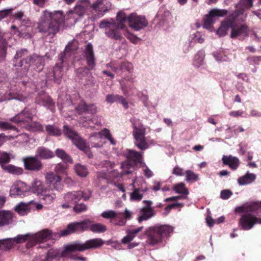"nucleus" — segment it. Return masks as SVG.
<instances>
[{
	"instance_id": "nucleus-1",
	"label": "nucleus",
	"mask_w": 261,
	"mask_h": 261,
	"mask_svg": "<svg viewBox=\"0 0 261 261\" xmlns=\"http://www.w3.org/2000/svg\"><path fill=\"white\" fill-rule=\"evenodd\" d=\"M90 6L89 0H78L73 10L69 11L65 15L61 10L45 9L39 18L37 28L40 32L55 35L62 23L66 26L74 25L79 18L87 14Z\"/></svg>"
},
{
	"instance_id": "nucleus-2",
	"label": "nucleus",
	"mask_w": 261,
	"mask_h": 261,
	"mask_svg": "<svg viewBox=\"0 0 261 261\" xmlns=\"http://www.w3.org/2000/svg\"><path fill=\"white\" fill-rule=\"evenodd\" d=\"M125 154L127 160L121 164V173L117 170L113 169L115 166L114 162L105 161L101 163L103 169L101 172H97V177L110 181L121 177L122 175L130 173L135 164L141 161V155L136 151L130 149L126 150Z\"/></svg>"
},
{
	"instance_id": "nucleus-3",
	"label": "nucleus",
	"mask_w": 261,
	"mask_h": 261,
	"mask_svg": "<svg viewBox=\"0 0 261 261\" xmlns=\"http://www.w3.org/2000/svg\"><path fill=\"white\" fill-rule=\"evenodd\" d=\"M104 241L100 238H95L88 240L85 243L75 242L67 245L64 247L61 252L58 249H50L45 255L36 257L33 261H53L57 260L61 256H66L69 253L75 251L82 252L88 249H96L102 246Z\"/></svg>"
},
{
	"instance_id": "nucleus-4",
	"label": "nucleus",
	"mask_w": 261,
	"mask_h": 261,
	"mask_svg": "<svg viewBox=\"0 0 261 261\" xmlns=\"http://www.w3.org/2000/svg\"><path fill=\"white\" fill-rule=\"evenodd\" d=\"M127 18L125 14L120 11L117 14L116 20L112 18L103 19L99 23V27L105 29V33L109 38L120 40L122 36L119 30L124 28Z\"/></svg>"
},
{
	"instance_id": "nucleus-5",
	"label": "nucleus",
	"mask_w": 261,
	"mask_h": 261,
	"mask_svg": "<svg viewBox=\"0 0 261 261\" xmlns=\"http://www.w3.org/2000/svg\"><path fill=\"white\" fill-rule=\"evenodd\" d=\"M173 231L174 227L169 225H156L148 227L145 232L147 237V242L151 246L160 244L164 239L168 237Z\"/></svg>"
},
{
	"instance_id": "nucleus-6",
	"label": "nucleus",
	"mask_w": 261,
	"mask_h": 261,
	"mask_svg": "<svg viewBox=\"0 0 261 261\" xmlns=\"http://www.w3.org/2000/svg\"><path fill=\"white\" fill-rule=\"evenodd\" d=\"M43 61V57L37 55L29 57L28 51L21 49L16 51L13 59V65L15 67L23 66L24 69H27L34 62L39 64L38 68V71H40L42 69Z\"/></svg>"
},
{
	"instance_id": "nucleus-7",
	"label": "nucleus",
	"mask_w": 261,
	"mask_h": 261,
	"mask_svg": "<svg viewBox=\"0 0 261 261\" xmlns=\"http://www.w3.org/2000/svg\"><path fill=\"white\" fill-rule=\"evenodd\" d=\"M133 126V136L135 145L141 150H145L148 147V144L145 137L146 128L139 119L133 118L131 120Z\"/></svg>"
},
{
	"instance_id": "nucleus-8",
	"label": "nucleus",
	"mask_w": 261,
	"mask_h": 261,
	"mask_svg": "<svg viewBox=\"0 0 261 261\" xmlns=\"http://www.w3.org/2000/svg\"><path fill=\"white\" fill-rule=\"evenodd\" d=\"M64 134L70 139L73 143L80 150H83L89 158L92 156L89 146H87L79 134L69 128L67 125L64 126Z\"/></svg>"
},
{
	"instance_id": "nucleus-9",
	"label": "nucleus",
	"mask_w": 261,
	"mask_h": 261,
	"mask_svg": "<svg viewBox=\"0 0 261 261\" xmlns=\"http://www.w3.org/2000/svg\"><path fill=\"white\" fill-rule=\"evenodd\" d=\"M134 188L132 192L130 193V200L132 201H139L142 200L145 193L148 191L147 183L142 177H137L133 181Z\"/></svg>"
},
{
	"instance_id": "nucleus-10",
	"label": "nucleus",
	"mask_w": 261,
	"mask_h": 261,
	"mask_svg": "<svg viewBox=\"0 0 261 261\" xmlns=\"http://www.w3.org/2000/svg\"><path fill=\"white\" fill-rule=\"evenodd\" d=\"M109 140L112 145H115L116 142L112 137L110 131L105 128L98 133L92 134L89 138V144L92 147L100 148L102 146L104 142L102 141V138Z\"/></svg>"
},
{
	"instance_id": "nucleus-11",
	"label": "nucleus",
	"mask_w": 261,
	"mask_h": 261,
	"mask_svg": "<svg viewBox=\"0 0 261 261\" xmlns=\"http://www.w3.org/2000/svg\"><path fill=\"white\" fill-rule=\"evenodd\" d=\"M91 221L86 219L83 221L71 223L68 225L67 228L60 232V236H65L74 232H83L89 228L91 225Z\"/></svg>"
},
{
	"instance_id": "nucleus-12",
	"label": "nucleus",
	"mask_w": 261,
	"mask_h": 261,
	"mask_svg": "<svg viewBox=\"0 0 261 261\" xmlns=\"http://www.w3.org/2000/svg\"><path fill=\"white\" fill-rule=\"evenodd\" d=\"M129 27L136 31H139L146 28L148 24L147 20L143 15L136 13H131L127 18Z\"/></svg>"
},
{
	"instance_id": "nucleus-13",
	"label": "nucleus",
	"mask_w": 261,
	"mask_h": 261,
	"mask_svg": "<svg viewBox=\"0 0 261 261\" xmlns=\"http://www.w3.org/2000/svg\"><path fill=\"white\" fill-rule=\"evenodd\" d=\"M227 14V11L223 9H213L211 10L209 13L206 15L203 18L202 27L203 28L213 31V25L216 21V18L222 17Z\"/></svg>"
},
{
	"instance_id": "nucleus-14",
	"label": "nucleus",
	"mask_w": 261,
	"mask_h": 261,
	"mask_svg": "<svg viewBox=\"0 0 261 261\" xmlns=\"http://www.w3.org/2000/svg\"><path fill=\"white\" fill-rule=\"evenodd\" d=\"M29 186L20 180L15 181L10 189L9 195L11 197H24L29 194Z\"/></svg>"
},
{
	"instance_id": "nucleus-15",
	"label": "nucleus",
	"mask_w": 261,
	"mask_h": 261,
	"mask_svg": "<svg viewBox=\"0 0 261 261\" xmlns=\"http://www.w3.org/2000/svg\"><path fill=\"white\" fill-rule=\"evenodd\" d=\"M251 213H243L244 214L241 215L239 224L244 230H250L257 224V217Z\"/></svg>"
},
{
	"instance_id": "nucleus-16",
	"label": "nucleus",
	"mask_w": 261,
	"mask_h": 261,
	"mask_svg": "<svg viewBox=\"0 0 261 261\" xmlns=\"http://www.w3.org/2000/svg\"><path fill=\"white\" fill-rule=\"evenodd\" d=\"M135 76L131 74L119 81L121 89L125 95L129 96L134 94L135 88L133 83L135 82Z\"/></svg>"
},
{
	"instance_id": "nucleus-17",
	"label": "nucleus",
	"mask_w": 261,
	"mask_h": 261,
	"mask_svg": "<svg viewBox=\"0 0 261 261\" xmlns=\"http://www.w3.org/2000/svg\"><path fill=\"white\" fill-rule=\"evenodd\" d=\"M85 56L87 60V64L88 66L87 68H83L78 70L79 72L82 71L85 72L86 73H88L89 69L92 70L95 66V58L93 50V46L91 43H88L86 47L85 51Z\"/></svg>"
},
{
	"instance_id": "nucleus-18",
	"label": "nucleus",
	"mask_w": 261,
	"mask_h": 261,
	"mask_svg": "<svg viewBox=\"0 0 261 261\" xmlns=\"http://www.w3.org/2000/svg\"><path fill=\"white\" fill-rule=\"evenodd\" d=\"M104 0H96L91 6L92 12L95 13L94 19L99 18L104 15L110 8L111 5L109 3L105 4Z\"/></svg>"
},
{
	"instance_id": "nucleus-19",
	"label": "nucleus",
	"mask_w": 261,
	"mask_h": 261,
	"mask_svg": "<svg viewBox=\"0 0 261 261\" xmlns=\"http://www.w3.org/2000/svg\"><path fill=\"white\" fill-rule=\"evenodd\" d=\"M204 41V38L202 34L197 31L190 35L187 41L185 42L183 46V50L185 53L188 52L196 43H202Z\"/></svg>"
},
{
	"instance_id": "nucleus-20",
	"label": "nucleus",
	"mask_w": 261,
	"mask_h": 261,
	"mask_svg": "<svg viewBox=\"0 0 261 261\" xmlns=\"http://www.w3.org/2000/svg\"><path fill=\"white\" fill-rule=\"evenodd\" d=\"M45 178L46 184L54 190L58 191L62 190L63 185L62 183V178L59 175L48 172L45 174Z\"/></svg>"
},
{
	"instance_id": "nucleus-21",
	"label": "nucleus",
	"mask_w": 261,
	"mask_h": 261,
	"mask_svg": "<svg viewBox=\"0 0 261 261\" xmlns=\"http://www.w3.org/2000/svg\"><path fill=\"white\" fill-rule=\"evenodd\" d=\"M51 232L48 229H43L35 233H31L29 245L34 246L37 243L46 242L50 238Z\"/></svg>"
},
{
	"instance_id": "nucleus-22",
	"label": "nucleus",
	"mask_w": 261,
	"mask_h": 261,
	"mask_svg": "<svg viewBox=\"0 0 261 261\" xmlns=\"http://www.w3.org/2000/svg\"><path fill=\"white\" fill-rule=\"evenodd\" d=\"M77 48V42L75 40H73L70 42L66 46L64 53L61 54L60 56L61 62L63 65V67L65 66L66 62L69 61V58L71 57V55L74 54Z\"/></svg>"
},
{
	"instance_id": "nucleus-23",
	"label": "nucleus",
	"mask_w": 261,
	"mask_h": 261,
	"mask_svg": "<svg viewBox=\"0 0 261 261\" xmlns=\"http://www.w3.org/2000/svg\"><path fill=\"white\" fill-rule=\"evenodd\" d=\"M24 167L31 171H39L42 167L41 161L36 156H28L22 159Z\"/></svg>"
},
{
	"instance_id": "nucleus-24",
	"label": "nucleus",
	"mask_w": 261,
	"mask_h": 261,
	"mask_svg": "<svg viewBox=\"0 0 261 261\" xmlns=\"http://www.w3.org/2000/svg\"><path fill=\"white\" fill-rule=\"evenodd\" d=\"M235 13L236 11L231 14V15L230 16V18L229 20L224 21L221 23V26L217 31V35H218L220 37H223L226 35L229 28L231 27L232 26V21H234L237 18L242 20H244V18H241L242 17V14H240L238 16H236L234 14Z\"/></svg>"
},
{
	"instance_id": "nucleus-25",
	"label": "nucleus",
	"mask_w": 261,
	"mask_h": 261,
	"mask_svg": "<svg viewBox=\"0 0 261 261\" xmlns=\"http://www.w3.org/2000/svg\"><path fill=\"white\" fill-rule=\"evenodd\" d=\"M253 0H241L240 3L236 6V10L235 15L238 16L240 14L242 15V18H245L247 14L245 13V10L249 9L253 5ZM258 3L261 4V0H258Z\"/></svg>"
},
{
	"instance_id": "nucleus-26",
	"label": "nucleus",
	"mask_w": 261,
	"mask_h": 261,
	"mask_svg": "<svg viewBox=\"0 0 261 261\" xmlns=\"http://www.w3.org/2000/svg\"><path fill=\"white\" fill-rule=\"evenodd\" d=\"M232 30L230 34L231 38H237L239 39H243L248 36V30L245 25H238L231 26Z\"/></svg>"
},
{
	"instance_id": "nucleus-27",
	"label": "nucleus",
	"mask_w": 261,
	"mask_h": 261,
	"mask_svg": "<svg viewBox=\"0 0 261 261\" xmlns=\"http://www.w3.org/2000/svg\"><path fill=\"white\" fill-rule=\"evenodd\" d=\"M143 202L146 204V207L140 210V214L138 218L140 222L149 219L154 215L153 208L150 207L152 202L150 200H144Z\"/></svg>"
},
{
	"instance_id": "nucleus-28",
	"label": "nucleus",
	"mask_w": 261,
	"mask_h": 261,
	"mask_svg": "<svg viewBox=\"0 0 261 261\" xmlns=\"http://www.w3.org/2000/svg\"><path fill=\"white\" fill-rule=\"evenodd\" d=\"M29 186V192H31L40 196L47 188L43 182L38 179H35Z\"/></svg>"
},
{
	"instance_id": "nucleus-29",
	"label": "nucleus",
	"mask_w": 261,
	"mask_h": 261,
	"mask_svg": "<svg viewBox=\"0 0 261 261\" xmlns=\"http://www.w3.org/2000/svg\"><path fill=\"white\" fill-rule=\"evenodd\" d=\"M32 120L31 114L29 111L25 109L21 113L16 115L10 119V121L15 123H29Z\"/></svg>"
},
{
	"instance_id": "nucleus-30",
	"label": "nucleus",
	"mask_w": 261,
	"mask_h": 261,
	"mask_svg": "<svg viewBox=\"0 0 261 261\" xmlns=\"http://www.w3.org/2000/svg\"><path fill=\"white\" fill-rule=\"evenodd\" d=\"M63 74L62 67L58 64H57L54 67L53 72L47 75V77L48 80H53L55 82L59 84L60 83V79L62 77Z\"/></svg>"
},
{
	"instance_id": "nucleus-31",
	"label": "nucleus",
	"mask_w": 261,
	"mask_h": 261,
	"mask_svg": "<svg viewBox=\"0 0 261 261\" xmlns=\"http://www.w3.org/2000/svg\"><path fill=\"white\" fill-rule=\"evenodd\" d=\"M223 163L228 165L231 169L233 170L236 169L239 166V160L235 156L231 155L227 156L223 155L222 159Z\"/></svg>"
},
{
	"instance_id": "nucleus-32",
	"label": "nucleus",
	"mask_w": 261,
	"mask_h": 261,
	"mask_svg": "<svg viewBox=\"0 0 261 261\" xmlns=\"http://www.w3.org/2000/svg\"><path fill=\"white\" fill-rule=\"evenodd\" d=\"M36 156L41 159H49L54 156V152L43 146L38 147L36 151Z\"/></svg>"
},
{
	"instance_id": "nucleus-33",
	"label": "nucleus",
	"mask_w": 261,
	"mask_h": 261,
	"mask_svg": "<svg viewBox=\"0 0 261 261\" xmlns=\"http://www.w3.org/2000/svg\"><path fill=\"white\" fill-rule=\"evenodd\" d=\"M256 175L254 173L247 172L244 175L238 179V182L240 186H244L251 184L255 181Z\"/></svg>"
},
{
	"instance_id": "nucleus-34",
	"label": "nucleus",
	"mask_w": 261,
	"mask_h": 261,
	"mask_svg": "<svg viewBox=\"0 0 261 261\" xmlns=\"http://www.w3.org/2000/svg\"><path fill=\"white\" fill-rule=\"evenodd\" d=\"M45 203H52L56 198V195L53 189L46 188L39 196Z\"/></svg>"
},
{
	"instance_id": "nucleus-35",
	"label": "nucleus",
	"mask_w": 261,
	"mask_h": 261,
	"mask_svg": "<svg viewBox=\"0 0 261 261\" xmlns=\"http://www.w3.org/2000/svg\"><path fill=\"white\" fill-rule=\"evenodd\" d=\"M12 213L8 211H0V227L10 224L12 222Z\"/></svg>"
},
{
	"instance_id": "nucleus-36",
	"label": "nucleus",
	"mask_w": 261,
	"mask_h": 261,
	"mask_svg": "<svg viewBox=\"0 0 261 261\" xmlns=\"http://www.w3.org/2000/svg\"><path fill=\"white\" fill-rule=\"evenodd\" d=\"M31 233H27L24 234H19L16 236L14 238H12L14 245H15L16 244H20L24 242L25 241H28L27 244L26 245L27 248H29L33 247L32 244L29 245V243L30 242Z\"/></svg>"
},
{
	"instance_id": "nucleus-37",
	"label": "nucleus",
	"mask_w": 261,
	"mask_h": 261,
	"mask_svg": "<svg viewBox=\"0 0 261 261\" xmlns=\"http://www.w3.org/2000/svg\"><path fill=\"white\" fill-rule=\"evenodd\" d=\"M82 195L81 191L69 192L65 195L64 198L67 202L75 203L81 199Z\"/></svg>"
},
{
	"instance_id": "nucleus-38",
	"label": "nucleus",
	"mask_w": 261,
	"mask_h": 261,
	"mask_svg": "<svg viewBox=\"0 0 261 261\" xmlns=\"http://www.w3.org/2000/svg\"><path fill=\"white\" fill-rule=\"evenodd\" d=\"M143 229V227H139L136 229H128L126 231L127 235L122 239V243L127 244L132 241L136 235L140 232Z\"/></svg>"
},
{
	"instance_id": "nucleus-39",
	"label": "nucleus",
	"mask_w": 261,
	"mask_h": 261,
	"mask_svg": "<svg viewBox=\"0 0 261 261\" xmlns=\"http://www.w3.org/2000/svg\"><path fill=\"white\" fill-rule=\"evenodd\" d=\"M119 214V218L117 222L115 223L116 225L122 226L125 225L126 220L130 219L133 214L132 212L127 208L125 209L124 213H120Z\"/></svg>"
},
{
	"instance_id": "nucleus-40",
	"label": "nucleus",
	"mask_w": 261,
	"mask_h": 261,
	"mask_svg": "<svg viewBox=\"0 0 261 261\" xmlns=\"http://www.w3.org/2000/svg\"><path fill=\"white\" fill-rule=\"evenodd\" d=\"M120 214L119 212H117L113 210H107L103 211L101 214V216L105 219H113V223L115 224V223L118 221Z\"/></svg>"
},
{
	"instance_id": "nucleus-41",
	"label": "nucleus",
	"mask_w": 261,
	"mask_h": 261,
	"mask_svg": "<svg viewBox=\"0 0 261 261\" xmlns=\"http://www.w3.org/2000/svg\"><path fill=\"white\" fill-rule=\"evenodd\" d=\"M204 57L205 54L203 51L200 50L198 51L193 59V65L194 66L197 68L202 66L204 64Z\"/></svg>"
},
{
	"instance_id": "nucleus-42",
	"label": "nucleus",
	"mask_w": 261,
	"mask_h": 261,
	"mask_svg": "<svg viewBox=\"0 0 261 261\" xmlns=\"http://www.w3.org/2000/svg\"><path fill=\"white\" fill-rule=\"evenodd\" d=\"M34 203V201L31 200L28 203L21 202L15 207V211L21 216L26 215L29 211V206Z\"/></svg>"
},
{
	"instance_id": "nucleus-43",
	"label": "nucleus",
	"mask_w": 261,
	"mask_h": 261,
	"mask_svg": "<svg viewBox=\"0 0 261 261\" xmlns=\"http://www.w3.org/2000/svg\"><path fill=\"white\" fill-rule=\"evenodd\" d=\"M2 168L7 172L15 175H20L23 173V169L21 168L16 167L13 165H5L2 164Z\"/></svg>"
},
{
	"instance_id": "nucleus-44",
	"label": "nucleus",
	"mask_w": 261,
	"mask_h": 261,
	"mask_svg": "<svg viewBox=\"0 0 261 261\" xmlns=\"http://www.w3.org/2000/svg\"><path fill=\"white\" fill-rule=\"evenodd\" d=\"M74 170L76 173L81 177H86L89 173L86 166L81 164H76L74 166Z\"/></svg>"
},
{
	"instance_id": "nucleus-45",
	"label": "nucleus",
	"mask_w": 261,
	"mask_h": 261,
	"mask_svg": "<svg viewBox=\"0 0 261 261\" xmlns=\"http://www.w3.org/2000/svg\"><path fill=\"white\" fill-rule=\"evenodd\" d=\"M14 16L16 19L22 23V25L28 27L30 25V21L29 19L24 16L22 11H18L15 12Z\"/></svg>"
},
{
	"instance_id": "nucleus-46",
	"label": "nucleus",
	"mask_w": 261,
	"mask_h": 261,
	"mask_svg": "<svg viewBox=\"0 0 261 261\" xmlns=\"http://www.w3.org/2000/svg\"><path fill=\"white\" fill-rule=\"evenodd\" d=\"M107 230V226L100 223H92L90 226V231L94 233H103Z\"/></svg>"
},
{
	"instance_id": "nucleus-47",
	"label": "nucleus",
	"mask_w": 261,
	"mask_h": 261,
	"mask_svg": "<svg viewBox=\"0 0 261 261\" xmlns=\"http://www.w3.org/2000/svg\"><path fill=\"white\" fill-rule=\"evenodd\" d=\"M14 246L12 238L0 240V249L2 250H9Z\"/></svg>"
},
{
	"instance_id": "nucleus-48",
	"label": "nucleus",
	"mask_w": 261,
	"mask_h": 261,
	"mask_svg": "<svg viewBox=\"0 0 261 261\" xmlns=\"http://www.w3.org/2000/svg\"><path fill=\"white\" fill-rule=\"evenodd\" d=\"M173 190L176 193L180 194L182 196H186V198L189 194V191L183 182H179L174 185Z\"/></svg>"
},
{
	"instance_id": "nucleus-49",
	"label": "nucleus",
	"mask_w": 261,
	"mask_h": 261,
	"mask_svg": "<svg viewBox=\"0 0 261 261\" xmlns=\"http://www.w3.org/2000/svg\"><path fill=\"white\" fill-rule=\"evenodd\" d=\"M56 154L57 157L61 159L64 162L68 163H72V159L64 150L57 149L56 150Z\"/></svg>"
},
{
	"instance_id": "nucleus-50",
	"label": "nucleus",
	"mask_w": 261,
	"mask_h": 261,
	"mask_svg": "<svg viewBox=\"0 0 261 261\" xmlns=\"http://www.w3.org/2000/svg\"><path fill=\"white\" fill-rule=\"evenodd\" d=\"M213 55L215 60L219 62H226L229 60L223 50L215 51L213 53Z\"/></svg>"
},
{
	"instance_id": "nucleus-51",
	"label": "nucleus",
	"mask_w": 261,
	"mask_h": 261,
	"mask_svg": "<svg viewBox=\"0 0 261 261\" xmlns=\"http://www.w3.org/2000/svg\"><path fill=\"white\" fill-rule=\"evenodd\" d=\"M225 221V217L221 216L217 220H214L210 215H207L206 218V222L209 227L213 226L215 224H219Z\"/></svg>"
},
{
	"instance_id": "nucleus-52",
	"label": "nucleus",
	"mask_w": 261,
	"mask_h": 261,
	"mask_svg": "<svg viewBox=\"0 0 261 261\" xmlns=\"http://www.w3.org/2000/svg\"><path fill=\"white\" fill-rule=\"evenodd\" d=\"M46 130L50 135L60 136L61 131L54 125H47L46 126Z\"/></svg>"
},
{
	"instance_id": "nucleus-53",
	"label": "nucleus",
	"mask_w": 261,
	"mask_h": 261,
	"mask_svg": "<svg viewBox=\"0 0 261 261\" xmlns=\"http://www.w3.org/2000/svg\"><path fill=\"white\" fill-rule=\"evenodd\" d=\"M186 180L188 181H196L199 180V176L190 170H187L185 172Z\"/></svg>"
},
{
	"instance_id": "nucleus-54",
	"label": "nucleus",
	"mask_w": 261,
	"mask_h": 261,
	"mask_svg": "<svg viewBox=\"0 0 261 261\" xmlns=\"http://www.w3.org/2000/svg\"><path fill=\"white\" fill-rule=\"evenodd\" d=\"M7 43L3 38L2 33L0 31V54L3 57H5L7 50Z\"/></svg>"
},
{
	"instance_id": "nucleus-55",
	"label": "nucleus",
	"mask_w": 261,
	"mask_h": 261,
	"mask_svg": "<svg viewBox=\"0 0 261 261\" xmlns=\"http://www.w3.org/2000/svg\"><path fill=\"white\" fill-rule=\"evenodd\" d=\"M142 156V154L139 153ZM137 163H141L142 165V171L145 175V176L147 178H150L153 176V172L151 170L149 169V168L145 165L144 163L142 162V158L141 159V161L140 162H137L135 165L137 164Z\"/></svg>"
},
{
	"instance_id": "nucleus-56",
	"label": "nucleus",
	"mask_w": 261,
	"mask_h": 261,
	"mask_svg": "<svg viewBox=\"0 0 261 261\" xmlns=\"http://www.w3.org/2000/svg\"><path fill=\"white\" fill-rule=\"evenodd\" d=\"M26 128L33 131H40L43 130V126L39 123L34 122L31 124H27Z\"/></svg>"
},
{
	"instance_id": "nucleus-57",
	"label": "nucleus",
	"mask_w": 261,
	"mask_h": 261,
	"mask_svg": "<svg viewBox=\"0 0 261 261\" xmlns=\"http://www.w3.org/2000/svg\"><path fill=\"white\" fill-rule=\"evenodd\" d=\"M120 70L122 72H128L130 73L133 72V66L132 63L129 62H124L120 66Z\"/></svg>"
},
{
	"instance_id": "nucleus-58",
	"label": "nucleus",
	"mask_w": 261,
	"mask_h": 261,
	"mask_svg": "<svg viewBox=\"0 0 261 261\" xmlns=\"http://www.w3.org/2000/svg\"><path fill=\"white\" fill-rule=\"evenodd\" d=\"M124 36L133 44H137L141 41V39L132 34L129 32H126Z\"/></svg>"
},
{
	"instance_id": "nucleus-59",
	"label": "nucleus",
	"mask_w": 261,
	"mask_h": 261,
	"mask_svg": "<svg viewBox=\"0 0 261 261\" xmlns=\"http://www.w3.org/2000/svg\"><path fill=\"white\" fill-rule=\"evenodd\" d=\"M9 129L16 130V128L8 122L0 121V130L5 131Z\"/></svg>"
},
{
	"instance_id": "nucleus-60",
	"label": "nucleus",
	"mask_w": 261,
	"mask_h": 261,
	"mask_svg": "<svg viewBox=\"0 0 261 261\" xmlns=\"http://www.w3.org/2000/svg\"><path fill=\"white\" fill-rule=\"evenodd\" d=\"M229 115L233 117H247L248 116L247 113L245 111L241 110L231 111L229 113Z\"/></svg>"
},
{
	"instance_id": "nucleus-61",
	"label": "nucleus",
	"mask_w": 261,
	"mask_h": 261,
	"mask_svg": "<svg viewBox=\"0 0 261 261\" xmlns=\"http://www.w3.org/2000/svg\"><path fill=\"white\" fill-rule=\"evenodd\" d=\"M42 105L47 107L51 111L54 110V103L50 97L47 96L46 99L43 100Z\"/></svg>"
},
{
	"instance_id": "nucleus-62",
	"label": "nucleus",
	"mask_w": 261,
	"mask_h": 261,
	"mask_svg": "<svg viewBox=\"0 0 261 261\" xmlns=\"http://www.w3.org/2000/svg\"><path fill=\"white\" fill-rule=\"evenodd\" d=\"M67 167L62 164H58L56 165L54 170L57 175L59 174L66 173V169Z\"/></svg>"
},
{
	"instance_id": "nucleus-63",
	"label": "nucleus",
	"mask_w": 261,
	"mask_h": 261,
	"mask_svg": "<svg viewBox=\"0 0 261 261\" xmlns=\"http://www.w3.org/2000/svg\"><path fill=\"white\" fill-rule=\"evenodd\" d=\"M247 60L251 65H258L261 62V56H251L248 57Z\"/></svg>"
},
{
	"instance_id": "nucleus-64",
	"label": "nucleus",
	"mask_w": 261,
	"mask_h": 261,
	"mask_svg": "<svg viewBox=\"0 0 261 261\" xmlns=\"http://www.w3.org/2000/svg\"><path fill=\"white\" fill-rule=\"evenodd\" d=\"M12 8L6 9L0 11V21L10 16L13 11Z\"/></svg>"
}]
</instances>
